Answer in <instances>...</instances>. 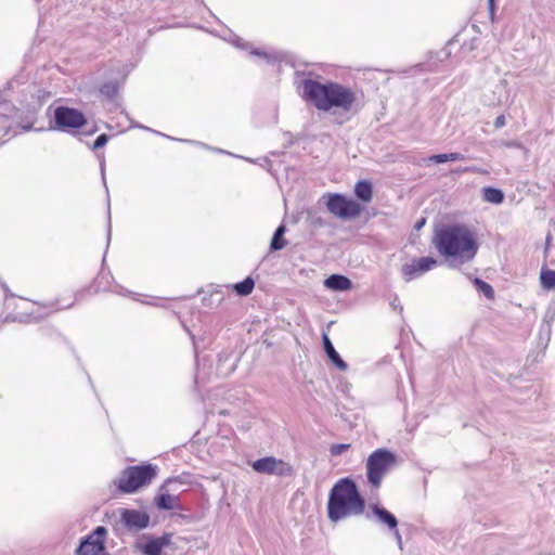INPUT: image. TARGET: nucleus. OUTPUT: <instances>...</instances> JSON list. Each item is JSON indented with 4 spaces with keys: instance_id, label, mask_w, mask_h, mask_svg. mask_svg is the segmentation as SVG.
Here are the masks:
<instances>
[{
    "instance_id": "nucleus-1",
    "label": "nucleus",
    "mask_w": 555,
    "mask_h": 555,
    "mask_svg": "<svg viewBox=\"0 0 555 555\" xmlns=\"http://www.w3.org/2000/svg\"><path fill=\"white\" fill-rule=\"evenodd\" d=\"M433 243L453 267L473 260L479 248L476 232L465 224L443 225L436 231Z\"/></svg>"
},
{
    "instance_id": "nucleus-2",
    "label": "nucleus",
    "mask_w": 555,
    "mask_h": 555,
    "mask_svg": "<svg viewBox=\"0 0 555 555\" xmlns=\"http://www.w3.org/2000/svg\"><path fill=\"white\" fill-rule=\"evenodd\" d=\"M302 89L305 98L320 111H349L356 102V94L350 89L334 82L305 80Z\"/></svg>"
},
{
    "instance_id": "nucleus-3",
    "label": "nucleus",
    "mask_w": 555,
    "mask_h": 555,
    "mask_svg": "<svg viewBox=\"0 0 555 555\" xmlns=\"http://www.w3.org/2000/svg\"><path fill=\"white\" fill-rule=\"evenodd\" d=\"M364 507L365 502L353 480L343 478L334 485L327 502V515L332 521L359 516Z\"/></svg>"
},
{
    "instance_id": "nucleus-4",
    "label": "nucleus",
    "mask_w": 555,
    "mask_h": 555,
    "mask_svg": "<svg viewBox=\"0 0 555 555\" xmlns=\"http://www.w3.org/2000/svg\"><path fill=\"white\" fill-rule=\"evenodd\" d=\"M157 470V466L152 464L127 467L117 479V487L125 493H133L150 485Z\"/></svg>"
},
{
    "instance_id": "nucleus-5",
    "label": "nucleus",
    "mask_w": 555,
    "mask_h": 555,
    "mask_svg": "<svg viewBox=\"0 0 555 555\" xmlns=\"http://www.w3.org/2000/svg\"><path fill=\"white\" fill-rule=\"evenodd\" d=\"M397 464V456L387 449L375 450L366 461V476L369 482L378 488L384 476Z\"/></svg>"
},
{
    "instance_id": "nucleus-6",
    "label": "nucleus",
    "mask_w": 555,
    "mask_h": 555,
    "mask_svg": "<svg viewBox=\"0 0 555 555\" xmlns=\"http://www.w3.org/2000/svg\"><path fill=\"white\" fill-rule=\"evenodd\" d=\"M326 208L331 214L340 219H353L361 212V206L352 198L337 193L323 195Z\"/></svg>"
},
{
    "instance_id": "nucleus-7",
    "label": "nucleus",
    "mask_w": 555,
    "mask_h": 555,
    "mask_svg": "<svg viewBox=\"0 0 555 555\" xmlns=\"http://www.w3.org/2000/svg\"><path fill=\"white\" fill-rule=\"evenodd\" d=\"M107 530L99 526L87 535L76 551V555H108L105 547Z\"/></svg>"
},
{
    "instance_id": "nucleus-8",
    "label": "nucleus",
    "mask_w": 555,
    "mask_h": 555,
    "mask_svg": "<svg viewBox=\"0 0 555 555\" xmlns=\"http://www.w3.org/2000/svg\"><path fill=\"white\" fill-rule=\"evenodd\" d=\"M54 120L56 128L63 131L78 129L86 124V118L81 112L64 106L55 108Z\"/></svg>"
},
{
    "instance_id": "nucleus-9",
    "label": "nucleus",
    "mask_w": 555,
    "mask_h": 555,
    "mask_svg": "<svg viewBox=\"0 0 555 555\" xmlns=\"http://www.w3.org/2000/svg\"><path fill=\"white\" fill-rule=\"evenodd\" d=\"M251 467L259 474L278 476H288L293 472L288 463L273 456L259 459L251 464Z\"/></svg>"
},
{
    "instance_id": "nucleus-10",
    "label": "nucleus",
    "mask_w": 555,
    "mask_h": 555,
    "mask_svg": "<svg viewBox=\"0 0 555 555\" xmlns=\"http://www.w3.org/2000/svg\"><path fill=\"white\" fill-rule=\"evenodd\" d=\"M437 266V260L433 257L414 258L404 263L401 268L402 276L405 281H412L424 273L430 271Z\"/></svg>"
},
{
    "instance_id": "nucleus-11",
    "label": "nucleus",
    "mask_w": 555,
    "mask_h": 555,
    "mask_svg": "<svg viewBox=\"0 0 555 555\" xmlns=\"http://www.w3.org/2000/svg\"><path fill=\"white\" fill-rule=\"evenodd\" d=\"M372 512L376 516L378 521L387 526L388 529L393 533L399 547L402 548V537L398 530L397 518L390 512L377 505L373 506Z\"/></svg>"
},
{
    "instance_id": "nucleus-12",
    "label": "nucleus",
    "mask_w": 555,
    "mask_h": 555,
    "mask_svg": "<svg viewBox=\"0 0 555 555\" xmlns=\"http://www.w3.org/2000/svg\"><path fill=\"white\" fill-rule=\"evenodd\" d=\"M121 520L128 529L140 530L147 527L150 517L135 509H121Z\"/></svg>"
},
{
    "instance_id": "nucleus-13",
    "label": "nucleus",
    "mask_w": 555,
    "mask_h": 555,
    "mask_svg": "<svg viewBox=\"0 0 555 555\" xmlns=\"http://www.w3.org/2000/svg\"><path fill=\"white\" fill-rule=\"evenodd\" d=\"M170 535H163L157 539L147 541L146 543L138 544V548L145 555H159L162 550L169 545Z\"/></svg>"
},
{
    "instance_id": "nucleus-14",
    "label": "nucleus",
    "mask_w": 555,
    "mask_h": 555,
    "mask_svg": "<svg viewBox=\"0 0 555 555\" xmlns=\"http://www.w3.org/2000/svg\"><path fill=\"white\" fill-rule=\"evenodd\" d=\"M324 286L334 292H347L352 288V282L345 275L332 274L324 281Z\"/></svg>"
},
{
    "instance_id": "nucleus-15",
    "label": "nucleus",
    "mask_w": 555,
    "mask_h": 555,
    "mask_svg": "<svg viewBox=\"0 0 555 555\" xmlns=\"http://www.w3.org/2000/svg\"><path fill=\"white\" fill-rule=\"evenodd\" d=\"M492 93V96L485 95V103L490 106L501 104L507 98V81L505 79L500 80Z\"/></svg>"
},
{
    "instance_id": "nucleus-16",
    "label": "nucleus",
    "mask_w": 555,
    "mask_h": 555,
    "mask_svg": "<svg viewBox=\"0 0 555 555\" xmlns=\"http://www.w3.org/2000/svg\"><path fill=\"white\" fill-rule=\"evenodd\" d=\"M324 350L331 361L340 370L347 369L346 362L339 357L327 335H323Z\"/></svg>"
},
{
    "instance_id": "nucleus-17",
    "label": "nucleus",
    "mask_w": 555,
    "mask_h": 555,
    "mask_svg": "<svg viewBox=\"0 0 555 555\" xmlns=\"http://www.w3.org/2000/svg\"><path fill=\"white\" fill-rule=\"evenodd\" d=\"M354 194L359 199L369 203L373 195L372 184L366 180L359 181L354 186Z\"/></svg>"
},
{
    "instance_id": "nucleus-18",
    "label": "nucleus",
    "mask_w": 555,
    "mask_h": 555,
    "mask_svg": "<svg viewBox=\"0 0 555 555\" xmlns=\"http://www.w3.org/2000/svg\"><path fill=\"white\" fill-rule=\"evenodd\" d=\"M156 504L162 509H173L178 506V498L176 495L162 492L156 499Z\"/></svg>"
},
{
    "instance_id": "nucleus-19",
    "label": "nucleus",
    "mask_w": 555,
    "mask_h": 555,
    "mask_svg": "<svg viewBox=\"0 0 555 555\" xmlns=\"http://www.w3.org/2000/svg\"><path fill=\"white\" fill-rule=\"evenodd\" d=\"M483 199L492 204H502L504 201V194L501 190L495 188H485L482 190Z\"/></svg>"
},
{
    "instance_id": "nucleus-20",
    "label": "nucleus",
    "mask_w": 555,
    "mask_h": 555,
    "mask_svg": "<svg viewBox=\"0 0 555 555\" xmlns=\"http://www.w3.org/2000/svg\"><path fill=\"white\" fill-rule=\"evenodd\" d=\"M540 283L544 289L555 288V270L543 269L540 273Z\"/></svg>"
},
{
    "instance_id": "nucleus-21",
    "label": "nucleus",
    "mask_w": 555,
    "mask_h": 555,
    "mask_svg": "<svg viewBox=\"0 0 555 555\" xmlns=\"http://www.w3.org/2000/svg\"><path fill=\"white\" fill-rule=\"evenodd\" d=\"M465 157L461 153L437 154L428 158V162L442 164L447 162L464 160Z\"/></svg>"
},
{
    "instance_id": "nucleus-22",
    "label": "nucleus",
    "mask_w": 555,
    "mask_h": 555,
    "mask_svg": "<svg viewBox=\"0 0 555 555\" xmlns=\"http://www.w3.org/2000/svg\"><path fill=\"white\" fill-rule=\"evenodd\" d=\"M255 287V282L251 278H246L243 282L233 285V289L241 296L249 295Z\"/></svg>"
},
{
    "instance_id": "nucleus-23",
    "label": "nucleus",
    "mask_w": 555,
    "mask_h": 555,
    "mask_svg": "<svg viewBox=\"0 0 555 555\" xmlns=\"http://www.w3.org/2000/svg\"><path fill=\"white\" fill-rule=\"evenodd\" d=\"M285 233V227L284 225H280L273 237H272V241H271V248L274 249V250H280L282 249L284 246H285V241L282 238V236L284 235Z\"/></svg>"
},
{
    "instance_id": "nucleus-24",
    "label": "nucleus",
    "mask_w": 555,
    "mask_h": 555,
    "mask_svg": "<svg viewBox=\"0 0 555 555\" xmlns=\"http://www.w3.org/2000/svg\"><path fill=\"white\" fill-rule=\"evenodd\" d=\"M477 289L482 293L488 299H493L494 298V289L492 288V286L490 284H488L487 282L480 280V279H475L474 281Z\"/></svg>"
},
{
    "instance_id": "nucleus-25",
    "label": "nucleus",
    "mask_w": 555,
    "mask_h": 555,
    "mask_svg": "<svg viewBox=\"0 0 555 555\" xmlns=\"http://www.w3.org/2000/svg\"><path fill=\"white\" fill-rule=\"evenodd\" d=\"M23 309L25 310L24 313H21L16 319L21 322H27V321H30V320H38L40 318L43 317L42 313H36L34 312V310L31 311H28L29 309L28 308H25L23 307Z\"/></svg>"
},
{
    "instance_id": "nucleus-26",
    "label": "nucleus",
    "mask_w": 555,
    "mask_h": 555,
    "mask_svg": "<svg viewBox=\"0 0 555 555\" xmlns=\"http://www.w3.org/2000/svg\"><path fill=\"white\" fill-rule=\"evenodd\" d=\"M12 105L2 98L0 93V115L8 116L12 112Z\"/></svg>"
},
{
    "instance_id": "nucleus-27",
    "label": "nucleus",
    "mask_w": 555,
    "mask_h": 555,
    "mask_svg": "<svg viewBox=\"0 0 555 555\" xmlns=\"http://www.w3.org/2000/svg\"><path fill=\"white\" fill-rule=\"evenodd\" d=\"M101 93L112 98L117 93V87L114 83H106L101 88Z\"/></svg>"
},
{
    "instance_id": "nucleus-28",
    "label": "nucleus",
    "mask_w": 555,
    "mask_h": 555,
    "mask_svg": "<svg viewBox=\"0 0 555 555\" xmlns=\"http://www.w3.org/2000/svg\"><path fill=\"white\" fill-rule=\"evenodd\" d=\"M349 447L350 444L347 443L333 444L330 451L332 455H340L344 452H346L349 449Z\"/></svg>"
},
{
    "instance_id": "nucleus-29",
    "label": "nucleus",
    "mask_w": 555,
    "mask_h": 555,
    "mask_svg": "<svg viewBox=\"0 0 555 555\" xmlns=\"http://www.w3.org/2000/svg\"><path fill=\"white\" fill-rule=\"evenodd\" d=\"M108 137L106 134H101L96 138L93 143V149H100L107 143Z\"/></svg>"
},
{
    "instance_id": "nucleus-30",
    "label": "nucleus",
    "mask_w": 555,
    "mask_h": 555,
    "mask_svg": "<svg viewBox=\"0 0 555 555\" xmlns=\"http://www.w3.org/2000/svg\"><path fill=\"white\" fill-rule=\"evenodd\" d=\"M505 124H506V119H505L504 115L498 116L494 120V127L498 129L504 127Z\"/></svg>"
},
{
    "instance_id": "nucleus-31",
    "label": "nucleus",
    "mask_w": 555,
    "mask_h": 555,
    "mask_svg": "<svg viewBox=\"0 0 555 555\" xmlns=\"http://www.w3.org/2000/svg\"><path fill=\"white\" fill-rule=\"evenodd\" d=\"M490 16L493 18L495 14V0H488Z\"/></svg>"
},
{
    "instance_id": "nucleus-32",
    "label": "nucleus",
    "mask_w": 555,
    "mask_h": 555,
    "mask_svg": "<svg viewBox=\"0 0 555 555\" xmlns=\"http://www.w3.org/2000/svg\"><path fill=\"white\" fill-rule=\"evenodd\" d=\"M253 53L256 55H263L264 57H268V55L266 53H261L259 51H254Z\"/></svg>"
},
{
    "instance_id": "nucleus-33",
    "label": "nucleus",
    "mask_w": 555,
    "mask_h": 555,
    "mask_svg": "<svg viewBox=\"0 0 555 555\" xmlns=\"http://www.w3.org/2000/svg\"><path fill=\"white\" fill-rule=\"evenodd\" d=\"M22 304H23V306H31V307H35V305L29 304L28 301H25V300H23V301H22Z\"/></svg>"
},
{
    "instance_id": "nucleus-34",
    "label": "nucleus",
    "mask_w": 555,
    "mask_h": 555,
    "mask_svg": "<svg viewBox=\"0 0 555 555\" xmlns=\"http://www.w3.org/2000/svg\"><path fill=\"white\" fill-rule=\"evenodd\" d=\"M176 481H177L176 479H168L166 485H170V483L176 482Z\"/></svg>"
},
{
    "instance_id": "nucleus-35",
    "label": "nucleus",
    "mask_w": 555,
    "mask_h": 555,
    "mask_svg": "<svg viewBox=\"0 0 555 555\" xmlns=\"http://www.w3.org/2000/svg\"><path fill=\"white\" fill-rule=\"evenodd\" d=\"M424 223H425V220L423 219L422 221H420V222L417 223V228H421Z\"/></svg>"
},
{
    "instance_id": "nucleus-36",
    "label": "nucleus",
    "mask_w": 555,
    "mask_h": 555,
    "mask_svg": "<svg viewBox=\"0 0 555 555\" xmlns=\"http://www.w3.org/2000/svg\"><path fill=\"white\" fill-rule=\"evenodd\" d=\"M506 145H507V146H516L517 144H516V143H514V142H509V143H507Z\"/></svg>"
}]
</instances>
